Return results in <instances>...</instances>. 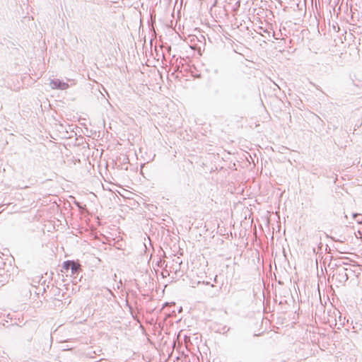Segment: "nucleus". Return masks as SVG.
<instances>
[{"mask_svg":"<svg viewBox=\"0 0 362 362\" xmlns=\"http://www.w3.org/2000/svg\"><path fill=\"white\" fill-rule=\"evenodd\" d=\"M181 263H182V262L176 261V264H180Z\"/></svg>","mask_w":362,"mask_h":362,"instance_id":"nucleus-10","label":"nucleus"},{"mask_svg":"<svg viewBox=\"0 0 362 362\" xmlns=\"http://www.w3.org/2000/svg\"><path fill=\"white\" fill-rule=\"evenodd\" d=\"M214 281L216 283L217 282V276H216V277L214 278Z\"/></svg>","mask_w":362,"mask_h":362,"instance_id":"nucleus-9","label":"nucleus"},{"mask_svg":"<svg viewBox=\"0 0 362 362\" xmlns=\"http://www.w3.org/2000/svg\"><path fill=\"white\" fill-rule=\"evenodd\" d=\"M81 270L80 264L73 261V264L70 265V269L71 275H78Z\"/></svg>","mask_w":362,"mask_h":362,"instance_id":"nucleus-3","label":"nucleus"},{"mask_svg":"<svg viewBox=\"0 0 362 362\" xmlns=\"http://www.w3.org/2000/svg\"><path fill=\"white\" fill-rule=\"evenodd\" d=\"M73 264V261L72 260H67V261H65L64 263H63V265H62V269H63V271L66 273H69V269H70V265Z\"/></svg>","mask_w":362,"mask_h":362,"instance_id":"nucleus-4","label":"nucleus"},{"mask_svg":"<svg viewBox=\"0 0 362 362\" xmlns=\"http://www.w3.org/2000/svg\"><path fill=\"white\" fill-rule=\"evenodd\" d=\"M354 218L357 221L358 223H362V216L358 214H354L353 215Z\"/></svg>","mask_w":362,"mask_h":362,"instance_id":"nucleus-8","label":"nucleus"},{"mask_svg":"<svg viewBox=\"0 0 362 362\" xmlns=\"http://www.w3.org/2000/svg\"><path fill=\"white\" fill-rule=\"evenodd\" d=\"M346 271L347 269L343 267H337L332 275V280L343 285L349 279Z\"/></svg>","mask_w":362,"mask_h":362,"instance_id":"nucleus-1","label":"nucleus"},{"mask_svg":"<svg viewBox=\"0 0 362 362\" xmlns=\"http://www.w3.org/2000/svg\"><path fill=\"white\" fill-rule=\"evenodd\" d=\"M352 325V329H354L353 332L356 333L358 332V330L361 329L362 327V324L360 322H355V324H353V321L351 322Z\"/></svg>","mask_w":362,"mask_h":362,"instance_id":"nucleus-5","label":"nucleus"},{"mask_svg":"<svg viewBox=\"0 0 362 362\" xmlns=\"http://www.w3.org/2000/svg\"><path fill=\"white\" fill-rule=\"evenodd\" d=\"M341 315H339V322L337 323V322H335V326L337 327V329H340L341 327H343L344 325V320H345V317L344 318L343 320H341Z\"/></svg>","mask_w":362,"mask_h":362,"instance_id":"nucleus-7","label":"nucleus"},{"mask_svg":"<svg viewBox=\"0 0 362 362\" xmlns=\"http://www.w3.org/2000/svg\"><path fill=\"white\" fill-rule=\"evenodd\" d=\"M49 86L52 89L66 90L69 88V84L66 82L62 81L59 79H51Z\"/></svg>","mask_w":362,"mask_h":362,"instance_id":"nucleus-2","label":"nucleus"},{"mask_svg":"<svg viewBox=\"0 0 362 362\" xmlns=\"http://www.w3.org/2000/svg\"><path fill=\"white\" fill-rule=\"evenodd\" d=\"M259 30H260L259 34H261L262 36L266 37L264 34H267L269 37L270 36V31H269L267 29L259 27Z\"/></svg>","mask_w":362,"mask_h":362,"instance_id":"nucleus-6","label":"nucleus"}]
</instances>
